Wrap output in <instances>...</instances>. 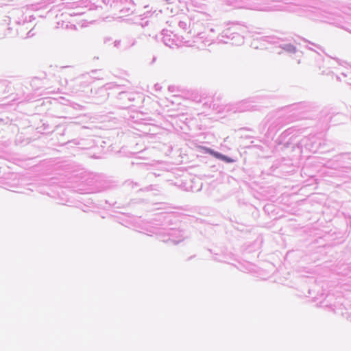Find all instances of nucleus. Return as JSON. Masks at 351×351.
<instances>
[{
  "instance_id": "f257e3e1",
  "label": "nucleus",
  "mask_w": 351,
  "mask_h": 351,
  "mask_svg": "<svg viewBox=\"0 0 351 351\" xmlns=\"http://www.w3.org/2000/svg\"><path fill=\"white\" fill-rule=\"evenodd\" d=\"M204 149L206 151V153L213 156L214 157H215L218 159H221V160H224L228 162H232V160H231L230 158H228L227 156H223L218 152H216L210 148L204 147Z\"/></svg>"
},
{
  "instance_id": "f03ea898",
  "label": "nucleus",
  "mask_w": 351,
  "mask_h": 351,
  "mask_svg": "<svg viewBox=\"0 0 351 351\" xmlns=\"http://www.w3.org/2000/svg\"><path fill=\"white\" fill-rule=\"evenodd\" d=\"M204 149L206 151V153L213 156L214 157H215L218 159H221V160H224L228 162H232V160H231L230 158H228L227 156H223L218 152H216L210 148L204 147Z\"/></svg>"
},
{
  "instance_id": "7ed1b4c3",
  "label": "nucleus",
  "mask_w": 351,
  "mask_h": 351,
  "mask_svg": "<svg viewBox=\"0 0 351 351\" xmlns=\"http://www.w3.org/2000/svg\"><path fill=\"white\" fill-rule=\"evenodd\" d=\"M283 49L289 52H295V47L291 45H286L283 47Z\"/></svg>"
}]
</instances>
